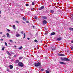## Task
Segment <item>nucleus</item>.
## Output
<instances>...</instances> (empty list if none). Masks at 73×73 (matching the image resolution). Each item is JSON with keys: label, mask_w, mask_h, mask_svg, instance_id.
<instances>
[{"label": "nucleus", "mask_w": 73, "mask_h": 73, "mask_svg": "<svg viewBox=\"0 0 73 73\" xmlns=\"http://www.w3.org/2000/svg\"><path fill=\"white\" fill-rule=\"evenodd\" d=\"M16 57V55H14V57Z\"/></svg>", "instance_id": "nucleus-41"}, {"label": "nucleus", "mask_w": 73, "mask_h": 73, "mask_svg": "<svg viewBox=\"0 0 73 73\" xmlns=\"http://www.w3.org/2000/svg\"><path fill=\"white\" fill-rule=\"evenodd\" d=\"M9 41L10 42H13V40H10Z\"/></svg>", "instance_id": "nucleus-20"}, {"label": "nucleus", "mask_w": 73, "mask_h": 73, "mask_svg": "<svg viewBox=\"0 0 73 73\" xmlns=\"http://www.w3.org/2000/svg\"><path fill=\"white\" fill-rule=\"evenodd\" d=\"M16 36L17 37H19V36H20V35L19 34L16 35Z\"/></svg>", "instance_id": "nucleus-16"}, {"label": "nucleus", "mask_w": 73, "mask_h": 73, "mask_svg": "<svg viewBox=\"0 0 73 73\" xmlns=\"http://www.w3.org/2000/svg\"><path fill=\"white\" fill-rule=\"evenodd\" d=\"M71 42H72V43H73V40L71 41Z\"/></svg>", "instance_id": "nucleus-37"}, {"label": "nucleus", "mask_w": 73, "mask_h": 73, "mask_svg": "<svg viewBox=\"0 0 73 73\" xmlns=\"http://www.w3.org/2000/svg\"><path fill=\"white\" fill-rule=\"evenodd\" d=\"M23 20H25V21L26 20V19L24 17H23Z\"/></svg>", "instance_id": "nucleus-21"}, {"label": "nucleus", "mask_w": 73, "mask_h": 73, "mask_svg": "<svg viewBox=\"0 0 73 73\" xmlns=\"http://www.w3.org/2000/svg\"><path fill=\"white\" fill-rule=\"evenodd\" d=\"M7 71H8V72H10L9 70V69H8V68H7Z\"/></svg>", "instance_id": "nucleus-27"}, {"label": "nucleus", "mask_w": 73, "mask_h": 73, "mask_svg": "<svg viewBox=\"0 0 73 73\" xmlns=\"http://www.w3.org/2000/svg\"><path fill=\"white\" fill-rule=\"evenodd\" d=\"M0 73H1V72H0Z\"/></svg>", "instance_id": "nucleus-52"}, {"label": "nucleus", "mask_w": 73, "mask_h": 73, "mask_svg": "<svg viewBox=\"0 0 73 73\" xmlns=\"http://www.w3.org/2000/svg\"><path fill=\"white\" fill-rule=\"evenodd\" d=\"M15 47V48H16V46H14Z\"/></svg>", "instance_id": "nucleus-46"}, {"label": "nucleus", "mask_w": 73, "mask_h": 73, "mask_svg": "<svg viewBox=\"0 0 73 73\" xmlns=\"http://www.w3.org/2000/svg\"><path fill=\"white\" fill-rule=\"evenodd\" d=\"M19 62V60H16L15 62L17 64L18 62Z\"/></svg>", "instance_id": "nucleus-13"}, {"label": "nucleus", "mask_w": 73, "mask_h": 73, "mask_svg": "<svg viewBox=\"0 0 73 73\" xmlns=\"http://www.w3.org/2000/svg\"><path fill=\"white\" fill-rule=\"evenodd\" d=\"M4 50V48H3L2 49V50Z\"/></svg>", "instance_id": "nucleus-34"}, {"label": "nucleus", "mask_w": 73, "mask_h": 73, "mask_svg": "<svg viewBox=\"0 0 73 73\" xmlns=\"http://www.w3.org/2000/svg\"><path fill=\"white\" fill-rule=\"evenodd\" d=\"M5 45H6V46H7V42H5Z\"/></svg>", "instance_id": "nucleus-25"}, {"label": "nucleus", "mask_w": 73, "mask_h": 73, "mask_svg": "<svg viewBox=\"0 0 73 73\" xmlns=\"http://www.w3.org/2000/svg\"><path fill=\"white\" fill-rule=\"evenodd\" d=\"M59 63L60 64H63L64 65H65L66 64L64 62H59Z\"/></svg>", "instance_id": "nucleus-7"}, {"label": "nucleus", "mask_w": 73, "mask_h": 73, "mask_svg": "<svg viewBox=\"0 0 73 73\" xmlns=\"http://www.w3.org/2000/svg\"><path fill=\"white\" fill-rule=\"evenodd\" d=\"M7 31H8V32H10V30H9L8 29H7Z\"/></svg>", "instance_id": "nucleus-33"}, {"label": "nucleus", "mask_w": 73, "mask_h": 73, "mask_svg": "<svg viewBox=\"0 0 73 73\" xmlns=\"http://www.w3.org/2000/svg\"><path fill=\"white\" fill-rule=\"evenodd\" d=\"M31 10H32V9H31Z\"/></svg>", "instance_id": "nucleus-50"}, {"label": "nucleus", "mask_w": 73, "mask_h": 73, "mask_svg": "<svg viewBox=\"0 0 73 73\" xmlns=\"http://www.w3.org/2000/svg\"><path fill=\"white\" fill-rule=\"evenodd\" d=\"M3 37H5V36L4 35L3 36Z\"/></svg>", "instance_id": "nucleus-42"}, {"label": "nucleus", "mask_w": 73, "mask_h": 73, "mask_svg": "<svg viewBox=\"0 0 73 73\" xmlns=\"http://www.w3.org/2000/svg\"><path fill=\"white\" fill-rule=\"evenodd\" d=\"M26 6L27 7H28V4H26Z\"/></svg>", "instance_id": "nucleus-29"}, {"label": "nucleus", "mask_w": 73, "mask_h": 73, "mask_svg": "<svg viewBox=\"0 0 73 73\" xmlns=\"http://www.w3.org/2000/svg\"><path fill=\"white\" fill-rule=\"evenodd\" d=\"M45 71H46V73H49V72H51V71H48V70H45Z\"/></svg>", "instance_id": "nucleus-10"}, {"label": "nucleus", "mask_w": 73, "mask_h": 73, "mask_svg": "<svg viewBox=\"0 0 73 73\" xmlns=\"http://www.w3.org/2000/svg\"><path fill=\"white\" fill-rule=\"evenodd\" d=\"M1 17V15H0V17Z\"/></svg>", "instance_id": "nucleus-49"}, {"label": "nucleus", "mask_w": 73, "mask_h": 73, "mask_svg": "<svg viewBox=\"0 0 73 73\" xmlns=\"http://www.w3.org/2000/svg\"><path fill=\"white\" fill-rule=\"evenodd\" d=\"M27 39H28V40H29V39H30V38H29L28 37Z\"/></svg>", "instance_id": "nucleus-40"}, {"label": "nucleus", "mask_w": 73, "mask_h": 73, "mask_svg": "<svg viewBox=\"0 0 73 73\" xmlns=\"http://www.w3.org/2000/svg\"><path fill=\"white\" fill-rule=\"evenodd\" d=\"M41 71H44V69H42L41 70Z\"/></svg>", "instance_id": "nucleus-36"}, {"label": "nucleus", "mask_w": 73, "mask_h": 73, "mask_svg": "<svg viewBox=\"0 0 73 73\" xmlns=\"http://www.w3.org/2000/svg\"><path fill=\"white\" fill-rule=\"evenodd\" d=\"M50 12H51V13H53L54 12V11H53V10H51L50 11Z\"/></svg>", "instance_id": "nucleus-18"}, {"label": "nucleus", "mask_w": 73, "mask_h": 73, "mask_svg": "<svg viewBox=\"0 0 73 73\" xmlns=\"http://www.w3.org/2000/svg\"><path fill=\"white\" fill-rule=\"evenodd\" d=\"M23 48V46H21L19 48H18V49H22Z\"/></svg>", "instance_id": "nucleus-17"}, {"label": "nucleus", "mask_w": 73, "mask_h": 73, "mask_svg": "<svg viewBox=\"0 0 73 73\" xmlns=\"http://www.w3.org/2000/svg\"><path fill=\"white\" fill-rule=\"evenodd\" d=\"M0 34H2V32H0Z\"/></svg>", "instance_id": "nucleus-45"}, {"label": "nucleus", "mask_w": 73, "mask_h": 73, "mask_svg": "<svg viewBox=\"0 0 73 73\" xmlns=\"http://www.w3.org/2000/svg\"><path fill=\"white\" fill-rule=\"evenodd\" d=\"M61 60L62 61H68L70 60L69 59L67 58H62Z\"/></svg>", "instance_id": "nucleus-1"}, {"label": "nucleus", "mask_w": 73, "mask_h": 73, "mask_svg": "<svg viewBox=\"0 0 73 73\" xmlns=\"http://www.w3.org/2000/svg\"><path fill=\"white\" fill-rule=\"evenodd\" d=\"M18 65L19 66H21V67H23L24 65L23 63H22L21 62H20L18 63Z\"/></svg>", "instance_id": "nucleus-3"}, {"label": "nucleus", "mask_w": 73, "mask_h": 73, "mask_svg": "<svg viewBox=\"0 0 73 73\" xmlns=\"http://www.w3.org/2000/svg\"><path fill=\"white\" fill-rule=\"evenodd\" d=\"M35 42H38V41H37V40H36V39L35 40Z\"/></svg>", "instance_id": "nucleus-26"}, {"label": "nucleus", "mask_w": 73, "mask_h": 73, "mask_svg": "<svg viewBox=\"0 0 73 73\" xmlns=\"http://www.w3.org/2000/svg\"><path fill=\"white\" fill-rule=\"evenodd\" d=\"M9 68H10V69H13V66L12 65H9Z\"/></svg>", "instance_id": "nucleus-6"}, {"label": "nucleus", "mask_w": 73, "mask_h": 73, "mask_svg": "<svg viewBox=\"0 0 73 73\" xmlns=\"http://www.w3.org/2000/svg\"><path fill=\"white\" fill-rule=\"evenodd\" d=\"M33 28H35V26H33Z\"/></svg>", "instance_id": "nucleus-47"}, {"label": "nucleus", "mask_w": 73, "mask_h": 73, "mask_svg": "<svg viewBox=\"0 0 73 73\" xmlns=\"http://www.w3.org/2000/svg\"><path fill=\"white\" fill-rule=\"evenodd\" d=\"M23 35L24 36V37H23V38H25V34L24 33Z\"/></svg>", "instance_id": "nucleus-19"}, {"label": "nucleus", "mask_w": 73, "mask_h": 73, "mask_svg": "<svg viewBox=\"0 0 73 73\" xmlns=\"http://www.w3.org/2000/svg\"><path fill=\"white\" fill-rule=\"evenodd\" d=\"M24 33V32H23V31H22L21 32V33H22V34H23V33Z\"/></svg>", "instance_id": "nucleus-32"}, {"label": "nucleus", "mask_w": 73, "mask_h": 73, "mask_svg": "<svg viewBox=\"0 0 73 73\" xmlns=\"http://www.w3.org/2000/svg\"><path fill=\"white\" fill-rule=\"evenodd\" d=\"M60 56H65V55L64 54H60Z\"/></svg>", "instance_id": "nucleus-24"}, {"label": "nucleus", "mask_w": 73, "mask_h": 73, "mask_svg": "<svg viewBox=\"0 0 73 73\" xmlns=\"http://www.w3.org/2000/svg\"><path fill=\"white\" fill-rule=\"evenodd\" d=\"M1 40L2 41H3V39H1Z\"/></svg>", "instance_id": "nucleus-44"}, {"label": "nucleus", "mask_w": 73, "mask_h": 73, "mask_svg": "<svg viewBox=\"0 0 73 73\" xmlns=\"http://www.w3.org/2000/svg\"><path fill=\"white\" fill-rule=\"evenodd\" d=\"M56 35V33L54 32H53L50 35L51 36H52V35Z\"/></svg>", "instance_id": "nucleus-9"}, {"label": "nucleus", "mask_w": 73, "mask_h": 73, "mask_svg": "<svg viewBox=\"0 0 73 73\" xmlns=\"http://www.w3.org/2000/svg\"><path fill=\"white\" fill-rule=\"evenodd\" d=\"M42 23L43 24H46L47 23V21L45 20H44L43 21Z\"/></svg>", "instance_id": "nucleus-5"}, {"label": "nucleus", "mask_w": 73, "mask_h": 73, "mask_svg": "<svg viewBox=\"0 0 73 73\" xmlns=\"http://www.w3.org/2000/svg\"><path fill=\"white\" fill-rule=\"evenodd\" d=\"M23 58V57H19V59L20 60H21V59H22V58Z\"/></svg>", "instance_id": "nucleus-22"}, {"label": "nucleus", "mask_w": 73, "mask_h": 73, "mask_svg": "<svg viewBox=\"0 0 73 73\" xmlns=\"http://www.w3.org/2000/svg\"><path fill=\"white\" fill-rule=\"evenodd\" d=\"M16 23H19V22L18 21H16Z\"/></svg>", "instance_id": "nucleus-39"}, {"label": "nucleus", "mask_w": 73, "mask_h": 73, "mask_svg": "<svg viewBox=\"0 0 73 73\" xmlns=\"http://www.w3.org/2000/svg\"><path fill=\"white\" fill-rule=\"evenodd\" d=\"M16 42H15V43H16Z\"/></svg>", "instance_id": "nucleus-48"}, {"label": "nucleus", "mask_w": 73, "mask_h": 73, "mask_svg": "<svg viewBox=\"0 0 73 73\" xmlns=\"http://www.w3.org/2000/svg\"><path fill=\"white\" fill-rule=\"evenodd\" d=\"M34 65L35 66L38 67L40 66H41V63L39 62H38L37 63H35Z\"/></svg>", "instance_id": "nucleus-2"}, {"label": "nucleus", "mask_w": 73, "mask_h": 73, "mask_svg": "<svg viewBox=\"0 0 73 73\" xmlns=\"http://www.w3.org/2000/svg\"><path fill=\"white\" fill-rule=\"evenodd\" d=\"M44 8V6H42L39 9V10H41L42 9H43Z\"/></svg>", "instance_id": "nucleus-4"}, {"label": "nucleus", "mask_w": 73, "mask_h": 73, "mask_svg": "<svg viewBox=\"0 0 73 73\" xmlns=\"http://www.w3.org/2000/svg\"><path fill=\"white\" fill-rule=\"evenodd\" d=\"M26 22L27 23H29V21H26Z\"/></svg>", "instance_id": "nucleus-30"}, {"label": "nucleus", "mask_w": 73, "mask_h": 73, "mask_svg": "<svg viewBox=\"0 0 73 73\" xmlns=\"http://www.w3.org/2000/svg\"><path fill=\"white\" fill-rule=\"evenodd\" d=\"M1 11H0V14H1Z\"/></svg>", "instance_id": "nucleus-43"}, {"label": "nucleus", "mask_w": 73, "mask_h": 73, "mask_svg": "<svg viewBox=\"0 0 73 73\" xmlns=\"http://www.w3.org/2000/svg\"><path fill=\"white\" fill-rule=\"evenodd\" d=\"M46 58H47V57H46Z\"/></svg>", "instance_id": "nucleus-51"}, {"label": "nucleus", "mask_w": 73, "mask_h": 73, "mask_svg": "<svg viewBox=\"0 0 73 73\" xmlns=\"http://www.w3.org/2000/svg\"><path fill=\"white\" fill-rule=\"evenodd\" d=\"M71 50H73V46H72V47L71 48Z\"/></svg>", "instance_id": "nucleus-31"}, {"label": "nucleus", "mask_w": 73, "mask_h": 73, "mask_svg": "<svg viewBox=\"0 0 73 73\" xmlns=\"http://www.w3.org/2000/svg\"><path fill=\"white\" fill-rule=\"evenodd\" d=\"M32 4L33 5H35V3H34V2H32Z\"/></svg>", "instance_id": "nucleus-28"}, {"label": "nucleus", "mask_w": 73, "mask_h": 73, "mask_svg": "<svg viewBox=\"0 0 73 73\" xmlns=\"http://www.w3.org/2000/svg\"><path fill=\"white\" fill-rule=\"evenodd\" d=\"M7 53L10 56H11V54L10 53H9V51H7Z\"/></svg>", "instance_id": "nucleus-12"}, {"label": "nucleus", "mask_w": 73, "mask_h": 73, "mask_svg": "<svg viewBox=\"0 0 73 73\" xmlns=\"http://www.w3.org/2000/svg\"><path fill=\"white\" fill-rule=\"evenodd\" d=\"M52 50H56V49L55 48H53V49H52Z\"/></svg>", "instance_id": "nucleus-35"}, {"label": "nucleus", "mask_w": 73, "mask_h": 73, "mask_svg": "<svg viewBox=\"0 0 73 73\" xmlns=\"http://www.w3.org/2000/svg\"><path fill=\"white\" fill-rule=\"evenodd\" d=\"M42 18L44 19H47V17H43Z\"/></svg>", "instance_id": "nucleus-15"}, {"label": "nucleus", "mask_w": 73, "mask_h": 73, "mask_svg": "<svg viewBox=\"0 0 73 73\" xmlns=\"http://www.w3.org/2000/svg\"><path fill=\"white\" fill-rule=\"evenodd\" d=\"M62 38L61 37H59L57 38V40H58V41H60V40H61Z\"/></svg>", "instance_id": "nucleus-11"}, {"label": "nucleus", "mask_w": 73, "mask_h": 73, "mask_svg": "<svg viewBox=\"0 0 73 73\" xmlns=\"http://www.w3.org/2000/svg\"><path fill=\"white\" fill-rule=\"evenodd\" d=\"M69 29L70 31H73V28L72 27H70L69 28Z\"/></svg>", "instance_id": "nucleus-8"}, {"label": "nucleus", "mask_w": 73, "mask_h": 73, "mask_svg": "<svg viewBox=\"0 0 73 73\" xmlns=\"http://www.w3.org/2000/svg\"><path fill=\"white\" fill-rule=\"evenodd\" d=\"M34 19H36H36H37V17H34Z\"/></svg>", "instance_id": "nucleus-38"}, {"label": "nucleus", "mask_w": 73, "mask_h": 73, "mask_svg": "<svg viewBox=\"0 0 73 73\" xmlns=\"http://www.w3.org/2000/svg\"><path fill=\"white\" fill-rule=\"evenodd\" d=\"M13 28H14V29H15V25H13Z\"/></svg>", "instance_id": "nucleus-23"}, {"label": "nucleus", "mask_w": 73, "mask_h": 73, "mask_svg": "<svg viewBox=\"0 0 73 73\" xmlns=\"http://www.w3.org/2000/svg\"><path fill=\"white\" fill-rule=\"evenodd\" d=\"M7 36L8 37H9V33H7Z\"/></svg>", "instance_id": "nucleus-14"}]
</instances>
